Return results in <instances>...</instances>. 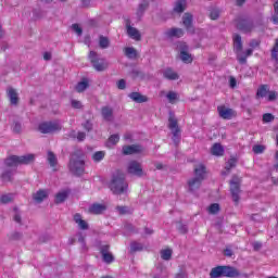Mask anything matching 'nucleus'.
<instances>
[{
  "label": "nucleus",
  "instance_id": "45",
  "mask_svg": "<svg viewBox=\"0 0 278 278\" xmlns=\"http://www.w3.org/2000/svg\"><path fill=\"white\" fill-rule=\"evenodd\" d=\"M153 228L146 226L143 228L142 238H149V236H153Z\"/></svg>",
  "mask_w": 278,
  "mask_h": 278
},
{
  "label": "nucleus",
  "instance_id": "57",
  "mask_svg": "<svg viewBox=\"0 0 278 278\" xmlns=\"http://www.w3.org/2000/svg\"><path fill=\"white\" fill-rule=\"evenodd\" d=\"M277 99V92L269 91L268 101H275Z\"/></svg>",
  "mask_w": 278,
  "mask_h": 278
},
{
  "label": "nucleus",
  "instance_id": "4",
  "mask_svg": "<svg viewBox=\"0 0 278 278\" xmlns=\"http://www.w3.org/2000/svg\"><path fill=\"white\" fill-rule=\"evenodd\" d=\"M35 160H36V155L34 154H25L22 156L12 155L5 160V164L7 166H9V168H16V166L21 164H25V165L33 164Z\"/></svg>",
  "mask_w": 278,
  "mask_h": 278
},
{
  "label": "nucleus",
  "instance_id": "15",
  "mask_svg": "<svg viewBox=\"0 0 278 278\" xmlns=\"http://www.w3.org/2000/svg\"><path fill=\"white\" fill-rule=\"evenodd\" d=\"M182 25L186 27L189 34H194V26L192 25V14L185 13L182 16Z\"/></svg>",
  "mask_w": 278,
  "mask_h": 278
},
{
  "label": "nucleus",
  "instance_id": "19",
  "mask_svg": "<svg viewBox=\"0 0 278 278\" xmlns=\"http://www.w3.org/2000/svg\"><path fill=\"white\" fill-rule=\"evenodd\" d=\"M47 197H49V191L40 189L36 193H34L33 199L36 203H42V201H45Z\"/></svg>",
  "mask_w": 278,
  "mask_h": 278
},
{
  "label": "nucleus",
  "instance_id": "46",
  "mask_svg": "<svg viewBox=\"0 0 278 278\" xmlns=\"http://www.w3.org/2000/svg\"><path fill=\"white\" fill-rule=\"evenodd\" d=\"M275 121V115L270 113H265L263 115V123H273Z\"/></svg>",
  "mask_w": 278,
  "mask_h": 278
},
{
  "label": "nucleus",
  "instance_id": "18",
  "mask_svg": "<svg viewBox=\"0 0 278 278\" xmlns=\"http://www.w3.org/2000/svg\"><path fill=\"white\" fill-rule=\"evenodd\" d=\"M163 77L165 79H169L170 81H175L179 79V74H177V72H175L173 68L167 67L163 71Z\"/></svg>",
  "mask_w": 278,
  "mask_h": 278
},
{
  "label": "nucleus",
  "instance_id": "53",
  "mask_svg": "<svg viewBox=\"0 0 278 278\" xmlns=\"http://www.w3.org/2000/svg\"><path fill=\"white\" fill-rule=\"evenodd\" d=\"M129 98L132 99V101H136L137 103H140V93L139 92L130 93Z\"/></svg>",
  "mask_w": 278,
  "mask_h": 278
},
{
  "label": "nucleus",
  "instance_id": "61",
  "mask_svg": "<svg viewBox=\"0 0 278 278\" xmlns=\"http://www.w3.org/2000/svg\"><path fill=\"white\" fill-rule=\"evenodd\" d=\"M134 138V135L131 132H126L124 135V140L131 142V139Z\"/></svg>",
  "mask_w": 278,
  "mask_h": 278
},
{
  "label": "nucleus",
  "instance_id": "22",
  "mask_svg": "<svg viewBox=\"0 0 278 278\" xmlns=\"http://www.w3.org/2000/svg\"><path fill=\"white\" fill-rule=\"evenodd\" d=\"M167 38H181L184 36V29L181 28H169L165 31Z\"/></svg>",
  "mask_w": 278,
  "mask_h": 278
},
{
  "label": "nucleus",
  "instance_id": "43",
  "mask_svg": "<svg viewBox=\"0 0 278 278\" xmlns=\"http://www.w3.org/2000/svg\"><path fill=\"white\" fill-rule=\"evenodd\" d=\"M169 103H175V101H177L178 99V96H177V92L175 91H169L167 94H166Z\"/></svg>",
  "mask_w": 278,
  "mask_h": 278
},
{
  "label": "nucleus",
  "instance_id": "63",
  "mask_svg": "<svg viewBox=\"0 0 278 278\" xmlns=\"http://www.w3.org/2000/svg\"><path fill=\"white\" fill-rule=\"evenodd\" d=\"M224 254L226 257H231L233 255V251H231V249H226L224 251Z\"/></svg>",
  "mask_w": 278,
  "mask_h": 278
},
{
  "label": "nucleus",
  "instance_id": "37",
  "mask_svg": "<svg viewBox=\"0 0 278 278\" xmlns=\"http://www.w3.org/2000/svg\"><path fill=\"white\" fill-rule=\"evenodd\" d=\"M219 17H220V10H218L216 8L211 9L210 18L212 21H217V18H219Z\"/></svg>",
  "mask_w": 278,
  "mask_h": 278
},
{
  "label": "nucleus",
  "instance_id": "24",
  "mask_svg": "<svg viewBox=\"0 0 278 278\" xmlns=\"http://www.w3.org/2000/svg\"><path fill=\"white\" fill-rule=\"evenodd\" d=\"M211 153L212 155H216L217 157H220L222 155L225 154V148L220 143H215L211 148Z\"/></svg>",
  "mask_w": 278,
  "mask_h": 278
},
{
  "label": "nucleus",
  "instance_id": "2",
  "mask_svg": "<svg viewBox=\"0 0 278 278\" xmlns=\"http://www.w3.org/2000/svg\"><path fill=\"white\" fill-rule=\"evenodd\" d=\"M70 170L74 175H84L85 162L84 152L81 150H77L72 154L70 160Z\"/></svg>",
  "mask_w": 278,
  "mask_h": 278
},
{
  "label": "nucleus",
  "instance_id": "26",
  "mask_svg": "<svg viewBox=\"0 0 278 278\" xmlns=\"http://www.w3.org/2000/svg\"><path fill=\"white\" fill-rule=\"evenodd\" d=\"M48 163L51 166V168L53 170H58V156H55V154H53V152L49 151L48 152Z\"/></svg>",
  "mask_w": 278,
  "mask_h": 278
},
{
  "label": "nucleus",
  "instance_id": "28",
  "mask_svg": "<svg viewBox=\"0 0 278 278\" xmlns=\"http://www.w3.org/2000/svg\"><path fill=\"white\" fill-rule=\"evenodd\" d=\"M124 53L126 58H129V60H136V58H138V51L134 49V47L125 48Z\"/></svg>",
  "mask_w": 278,
  "mask_h": 278
},
{
  "label": "nucleus",
  "instance_id": "64",
  "mask_svg": "<svg viewBox=\"0 0 278 278\" xmlns=\"http://www.w3.org/2000/svg\"><path fill=\"white\" fill-rule=\"evenodd\" d=\"M237 85L236 78H230V88H233Z\"/></svg>",
  "mask_w": 278,
  "mask_h": 278
},
{
  "label": "nucleus",
  "instance_id": "13",
  "mask_svg": "<svg viewBox=\"0 0 278 278\" xmlns=\"http://www.w3.org/2000/svg\"><path fill=\"white\" fill-rule=\"evenodd\" d=\"M217 112L220 118H224V121H231V118L236 116V112L233 111V109H229L225 105L218 106Z\"/></svg>",
  "mask_w": 278,
  "mask_h": 278
},
{
  "label": "nucleus",
  "instance_id": "9",
  "mask_svg": "<svg viewBox=\"0 0 278 278\" xmlns=\"http://www.w3.org/2000/svg\"><path fill=\"white\" fill-rule=\"evenodd\" d=\"M242 179L238 176H233L230 180V192L232 197V201L236 205L240 203V184Z\"/></svg>",
  "mask_w": 278,
  "mask_h": 278
},
{
  "label": "nucleus",
  "instance_id": "44",
  "mask_svg": "<svg viewBox=\"0 0 278 278\" xmlns=\"http://www.w3.org/2000/svg\"><path fill=\"white\" fill-rule=\"evenodd\" d=\"M14 199V195L12 194H3L1 198H0V202L1 203H11V201Z\"/></svg>",
  "mask_w": 278,
  "mask_h": 278
},
{
  "label": "nucleus",
  "instance_id": "55",
  "mask_svg": "<svg viewBox=\"0 0 278 278\" xmlns=\"http://www.w3.org/2000/svg\"><path fill=\"white\" fill-rule=\"evenodd\" d=\"M149 9V0H142L140 4L141 12H144V10Z\"/></svg>",
  "mask_w": 278,
  "mask_h": 278
},
{
  "label": "nucleus",
  "instance_id": "59",
  "mask_svg": "<svg viewBox=\"0 0 278 278\" xmlns=\"http://www.w3.org/2000/svg\"><path fill=\"white\" fill-rule=\"evenodd\" d=\"M78 242L81 243L83 247H85V240H84V235L81 232L77 233Z\"/></svg>",
  "mask_w": 278,
  "mask_h": 278
},
{
  "label": "nucleus",
  "instance_id": "12",
  "mask_svg": "<svg viewBox=\"0 0 278 278\" xmlns=\"http://www.w3.org/2000/svg\"><path fill=\"white\" fill-rule=\"evenodd\" d=\"M237 29L242 34H251L255 29V24L251 20H240L237 23Z\"/></svg>",
  "mask_w": 278,
  "mask_h": 278
},
{
  "label": "nucleus",
  "instance_id": "60",
  "mask_svg": "<svg viewBox=\"0 0 278 278\" xmlns=\"http://www.w3.org/2000/svg\"><path fill=\"white\" fill-rule=\"evenodd\" d=\"M77 140L79 142H83V140H86V132H78L77 134Z\"/></svg>",
  "mask_w": 278,
  "mask_h": 278
},
{
  "label": "nucleus",
  "instance_id": "11",
  "mask_svg": "<svg viewBox=\"0 0 278 278\" xmlns=\"http://www.w3.org/2000/svg\"><path fill=\"white\" fill-rule=\"evenodd\" d=\"M89 60L93 68H96L99 72L105 71V68H108V63L105 62V59L99 58V55L94 51L89 52Z\"/></svg>",
  "mask_w": 278,
  "mask_h": 278
},
{
  "label": "nucleus",
  "instance_id": "62",
  "mask_svg": "<svg viewBox=\"0 0 278 278\" xmlns=\"http://www.w3.org/2000/svg\"><path fill=\"white\" fill-rule=\"evenodd\" d=\"M175 278H188V275L186 274V271H179L178 274H176Z\"/></svg>",
  "mask_w": 278,
  "mask_h": 278
},
{
  "label": "nucleus",
  "instance_id": "21",
  "mask_svg": "<svg viewBox=\"0 0 278 278\" xmlns=\"http://www.w3.org/2000/svg\"><path fill=\"white\" fill-rule=\"evenodd\" d=\"M7 94L11 105H18V92H16V89L9 88Z\"/></svg>",
  "mask_w": 278,
  "mask_h": 278
},
{
  "label": "nucleus",
  "instance_id": "54",
  "mask_svg": "<svg viewBox=\"0 0 278 278\" xmlns=\"http://www.w3.org/2000/svg\"><path fill=\"white\" fill-rule=\"evenodd\" d=\"M118 214H128L129 213V208L127 206H117L116 207Z\"/></svg>",
  "mask_w": 278,
  "mask_h": 278
},
{
  "label": "nucleus",
  "instance_id": "17",
  "mask_svg": "<svg viewBox=\"0 0 278 278\" xmlns=\"http://www.w3.org/2000/svg\"><path fill=\"white\" fill-rule=\"evenodd\" d=\"M123 155H134L135 153H140V146L132 144V146H124L122 148Z\"/></svg>",
  "mask_w": 278,
  "mask_h": 278
},
{
  "label": "nucleus",
  "instance_id": "34",
  "mask_svg": "<svg viewBox=\"0 0 278 278\" xmlns=\"http://www.w3.org/2000/svg\"><path fill=\"white\" fill-rule=\"evenodd\" d=\"M266 94H268V85H262L256 92V97H261L262 99H264V97H266Z\"/></svg>",
  "mask_w": 278,
  "mask_h": 278
},
{
  "label": "nucleus",
  "instance_id": "27",
  "mask_svg": "<svg viewBox=\"0 0 278 278\" xmlns=\"http://www.w3.org/2000/svg\"><path fill=\"white\" fill-rule=\"evenodd\" d=\"M114 111L110 106L102 108V116L104 121H112L114 118Z\"/></svg>",
  "mask_w": 278,
  "mask_h": 278
},
{
  "label": "nucleus",
  "instance_id": "52",
  "mask_svg": "<svg viewBox=\"0 0 278 278\" xmlns=\"http://www.w3.org/2000/svg\"><path fill=\"white\" fill-rule=\"evenodd\" d=\"M3 181H11L12 180V172H4L2 174Z\"/></svg>",
  "mask_w": 278,
  "mask_h": 278
},
{
  "label": "nucleus",
  "instance_id": "7",
  "mask_svg": "<svg viewBox=\"0 0 278 278\" xmlns=\"http://www.w3.org/2000/svg\"><path fill=\"white\" fill-rule=\"evenodd\" d=\"M168 128L173 134V142L179 144V140H181V129H179V124L173 113L169 114Z\"/></svg>",
  "mask_w": 278,
  "mask_h": 278
},
{
  "label": "nucleus",
  "instance_id": "48",
  "mask_svg": "<svg viewBox=\"0 0 278 278\" xmlns=\"http://www.w3.org/2000/svg\"><path fill=\"white\" fill-rule=\"evenodd\" d=\"M72 29H73V31H75V34H77V36H81L83 30H81V26H79V24H73Z\"/></svg>",
  "mask_w": 278,
  "mask_h": 278
},
{
  "label": "nucleus",
  "instance_id": "42",
  "mask_svg": "<svg viewBox=\"0 0 278 278\" xmlns=\"http://www.w3.org/2000/svg\"><path fill=\"white\" fill-rule=\"evenodd\" d=\"M236 164H238V161L236 159H230L226 163V170H231V168H236Z\"/></svg>",
  "mask_w": 278,
  "mask_h": 278
},
{
  "label": "nucleus",
  "instance_id": "39",
  "mask_svg": "<svg viewBox=\"0 0 278 278\" xmlns=\"http://www.w3.org/2000/svg\"><path fill=\"white\" fill-rule=\"evenodd\" d=\"M71 106L73 108V110H81L84 108V104L79 100L72 99Z\"/></svg>",
  "mask_w": 278,
  "mask_h": 278
},
{
  "label": "nucleus",
  "instance_id": "10",
  "mask_svg": "<svg viewBox=\"0 0 278 278\" xmlns=\"http://www.w3.org/2000/svg\"><path fill=\"white\" fill-rule=\"evenodd\" d=\"M176 49L180 53L179 58H180L181 62H184L185 64H191L192 54L188 53V51H190V48L188 47V45L184 41H180L177 43Z\"/></svg>",
  "mask_w": 278,
  "mask_h": 278
},
{
  "label": "nucleus",
  "instance_id": "47",
  "mask_svg": "<svg viewBox=\"0 0 278 278\" xmlns=\"http://www.w3.org/2000/svg\"><path fill=\"white\" fill-rule=\"evenodd\" d=\"M116 86L118 90H125L127 88V81H125V79H119Z\"/></svg>",
  "mask_w": 278,
  "mask_h": 278
},
{
  "label": "nucleus",
  "instance_id": "36",
  "mask_svg": "<svg viewBox=\"0 0 278 278\" xmlns=\"http://www.w3.org/2000/svg\"><path fill=\"white\" fill-rule=\"evenodd\" d=\"M271 59L278 64V38L275 39L274 47L271 49Z\"/></svg>",
  "mask_w": 278,
  "mask_h": 278
},
{
  "label": "nucleus",
  "instance_id": "51",
  "mask_svg": "<svg viewBox=\"0 0 278 278\" xmlns=\"http://www.w3.org/2000/svg\"><path fill=\"white\" fill-rule=\"evenodd\" d=\"M130 251L132 252V253H136V251H140V243H138V242H131V244H130Z\"/></svg>",
  "mask_w": 278,
  "mask_h": 278
},
{
  "label": "nucleus",
  "instance_id": "50",
  "mask_svg": "<svg viewBox=\"0 0 278 278\" xmlns=\"http://www.w3.org/2000/svg\"><path fill=\"white\" fill-rule=\"evenodd\" d=\"M13 220L21 225V212H18V208H14Z\"/></svg>",
  "mask_w": 278,
  "mask_h": 278
},
{
  "label": "nucleus",
  "instance_id": "16",
  "mask_svg": "<svg viewBox=\"0 0 278 278\" xmlns=\"http://www.w3.org/2000/svg\"><path fill=\"white\" fill-rule=\"evenodd\" d=\"M105 210H108V206L101 203H93L88 208L89 214H96V215L103 214Z\"/></svg>",
  "mask_w": 278,
  "mask_h": 278
},
{
  "label": "nucleus",
  "instance_id": "41",
  "mask_svg": "<svg viewBox=\"0 0 278 278\" xmlns=\"http://www.w3.org/2000/svg\"><path fill=\"white\" fill-rule=\"evenodd\" d=\"M253 153H255L256 155H260V153H263L264 151H266V147L262 146V144H256L252 148Z\"/></svg>",
  "mask_w": 278,
  "mask_h": 278
},
{
  "label": "nucleus",
  "instance_id": "35",
  "mask_svg": "<svg viewBox=\"0 0 278 278\" xmlns=\"http://www.w3.org/2000/svg\"><path fill=\"white\" fill-rule=\"evenodd\" d=\"M89 84H88V79H83L81 81H79L77 85H76V90L78 92H84V90H86L88 88Z\"/></svg>",
  "mask_w": 278,
  "mask_h": 278
},
{
  "label": "nucleus",
  "instance_id": "56",
  "mask_svg": "<svg viewBox=\"0 0 278 278\" xmlns=\"http://www.w3.org/2000/svg\"><path fill=\"white\" fill-rule=\"evenodd\" d=\"M250 47H251L252 49H257V47H260V40L252 39V40L250 41Z\"/></svg>",
  "mask_w": 278,
  "mask_h": 278
},
{
  "label": "nucleus",
  "instance_id": "40",
  "mask_svg": "<svg viewBox=\"0 0 278 278\" xmlns=\"http://www.w3.org/2000/svg\"><path fill=\"white\" fill-rule=\"evenodd\" d=\"M220 212V205L218 203L211 204L208 207L210 214H218Z\"/></svg>",
  "mask_w": 278,
  "mask_h": 278
},
{
  "label": "nucleus",
  "instance_id": "5",
  "mask_svg": "<svg viewBox=\"0 0 278 278\" xmlns=\"http://www.w3.org/2000/svg\"><path fill=\"white\" fill-rule=\"evenodd\" d=\"M110 189L114 194H121L127 190V182L125 181V174L116 173L110 184Z\"/></svg>",
  "mask_w": 278,
  "mask_h": 278
},
{
  "label": "nucleus",
  "instance_id": "8",
  "mask_svg": "<svg viewBox=\"0 0 278 278\" xmlns=\"http://www.w3.org/2000/svg\"><path fill=\"white\" fill-rule=\"evenodd\" d=\"M62 129V124L59 121L54 122H45L39 124L38 130L40 134H55V131H60Z\"/></svg>",
  "mask_w": 278,
  "mask_h": 278
},
{
  "label": "nucleus",
  "instance_id": "14",
  "mask_svg": "<svg viewBox=\"0 0 278 278\" xmlns=\"http://www.w3.org/2000/svg\"><path fill=\"white\" fill-rule=\"evenodd\" d=\"M100 253H101L102 260H103V262H105V264H112V262H114V255H112V253H110V245H102L100 248Z\"/></svg>",
  "mask_w": 278,
  "mask_h": 278
},
{
  "label": "nucleus",
  "instance_id": "58",
  "mask_svg": "<svg viewBox=\"0 0 278 278\" xmlns=\"http://www.w3.org/2000/svg\"><path fill=\"white\" fill-rule=\"evenodd\" d=\"M84 129H86L87 131H90V129H92V123H90L89 121H87L84 125H83Z\"/></svg>",
  "mask_w": 278,
  "mask_h": 278
},
{
  "label": "nucleus",
  "instance_id": "25",
  "mask_svg": "<svg viewBox=\"0 0 278 278\" xmlns=\"http://www.w3.org/2000/svg\"><path fill=\"white\" fill-rule=\"evenodd\" d=\"M128 173L130 175H140V163L132 161L128 164Z\"/></svg>",
  "mask_w": 278,
  "mask_h": 278
},
{
  "label": "nucleus",
  "instance_id": "38",
  "mask_svg": "<svg viewBox=\"0 0 278 278\" xmlns=\"http://www.w3.org/2000/svg\"><path fill=\"white\" fill-rule=\"evenodd\" d=\"M105 157V152L104 151H98L92 155L93 162H101Z\"/></svg>",
  "mask_w": 278,
  "mask_h": 278
},
{
  "label": "nucleus",
  "instance_id": "31",
  "mask_svg": "<svg viewBox=\"0 0 278 278\" xmlns=\"http://www.w3.org/2000/svg\"><path fill=\"white\" fill-rule=\"evenodd\" d=\"M119 140H121V137L118 135H112L106 141V147H109V149H112V147H114L115 144H118Z\"/></svg>",
  "mask_w": 278,
  "mask_h": 278
},
{
  "label": "nucleus",
  "instance_id": "33",
  "mask_svg": "<svg viewBox=\"0 0 278 278\" xmlns=\"http://www.w3.org/2000/svg\"><path fill=\"white\" fill-rule=\"evenodd\" d=\"M161 257L165 262L170 261V257H173V250H170V249L162 250L161 251Z\"/></svg>",
  "mask_w": 278,
  "mask_h": 278
},
{
  "label": "nucleus",
  "instance_id": "29",
  "mask_svg": "<svg viewBox=\"0 0 278 278\" xmlns=\"http://www.w3.org/2000/svg\"><path fill=\"white\" fill-rule=\"evenodd\" d=\"M74 220L76 223V225H78L79 229H88V223L84 219H81V215L80 214H76L74 215Z\"/></svg>",
  "mask_w": 278,
  "mask_h": 278
},
{
  "label": "nucleus",
  "instance_id": "6",
  "mask_svg": "<svg viewBox=\"0 0 278 278\" xmlns=\"http://www.w3.org/2000/svg\"><path fill=\"white\" fill-rule=\"evenodd\" d=\"M233 40V51L237 55L239 64H247V55L242 52V36L235 34L232 36Z\"/></svg>",
  "mask_w": 278,
  "mask_h": 278
},
{
  "label": "nucleus",
  "instance_id": "1",
  "mask_svg": "<svg viewBox=\"0 0 278 278\" xmlns=\"http://www.w3.org/2000/svg\"><path fill=\"white\" fill-rule=\"evenodd\" d=\"M194 176L188 180V188L190 192H197L205 180L206 168L203 163L194 165Z\"/></svg>",
  "mask_w": 278,
  "mask_h": 278
},
{
  "label": "nucleus",
  "instance_id": "3",
  "mask_svg": "<svg viewBox=\"0 0 278 278\" xmlns=\"http://www.w3.org/2000/svg\"><path fill=\"white\" fill-rule=\"evenodd\" d=\"M211 278H220V277H229L236 278L240 277V271L236 267L231 266H217L212 268L210 273Z\"/></svg>",
  "mask_w": 278,
  "mask_h": 278
},
{
  "label": "nucleus",
  "instance_id": "30",
  "mask_svg": "<svg viewBox=\"0 0 278 278\" xmlns=\"http://www.w3.org/2000/svg\"><path fill=\"white\" fill-rule=\"evenodd\" d=\"M68 198V190H62L55 194V203H64Z\"/></svg>",
  "mask_w": 278,
  "mask_h": 278
},
{
  "label": "nucleus",
  "instance_id": "20",
  "mask_svg": "<svg viewBox=\"0 0 278 278\" xmlns=\"http://www.w3.org/2000/svg\"><path fill=\"white\" fill-rule=\"evenodd\" d=\"M187 8V1L186 0H177L174 3L173 12L176 14H182V12H186Z\"/></svg>",
  "mask_w": 278,
  "mask_h": 278
},
{
  "label": "nucleus",
  "instance_id": "23",
  "mask_svg": "<svg viewBox=\"0 0 278 278\" xmlns=\"http://www.w3.org/2000/svg\"><path fill=\"white\" fill-rule=\"evenodd\" d=\"M126 29L129 38H132V40H140V31H138L136 27L131 26L130 24H127Z\"/></svg>",
  "mask_w": 278,
  "mask_h": 278
},
{
  "label": "nucleus",
  "instance_id": "49",
  "mask_svg": "<svg viewBox=\"0 0 278 278\" xmlns=\"http://www.w3.org/2000/svg\"><path fill=\"white\" fill-rule=\"evenodd\" d=\"M22 129H23V126L21 125V123L15 122V123L13 124V131H14L15 134H21Z\"/></svg>",
  "mask_w": 278,
  "mask_h": 278
},
{
  "label": "nucleus",
  "instance_id": "32",
  "mask_svg": "<svg viewBox=\"0 0 278 278\" xmlns=\"http://www.w3.org/2000/svg\"><path fill=\"white\" fill-rule=\"evenodd\" d=\"M99 47L100 49H108L110 47V39L103 35L99 37Z\"/></svg>",
  "mask_w": 278,
  "mask_h": 278
}]
</instances>
